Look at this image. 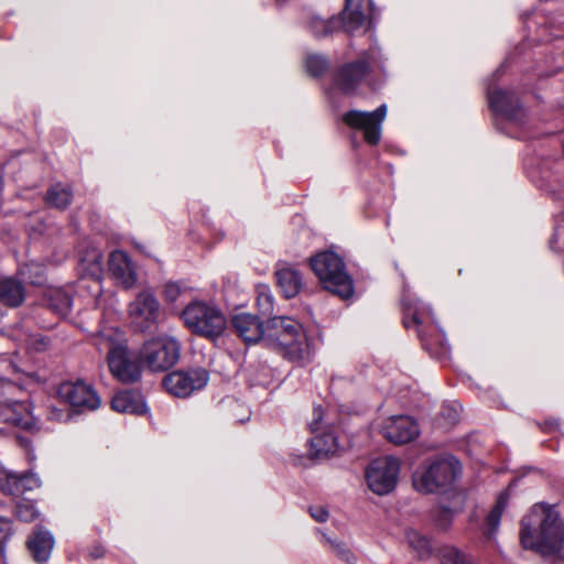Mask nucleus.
I'll list each match as a JSON object with an SVG mask.
<instances>
[{
    "label": "nucleus",
    "mask_w": 564,
    "mask_h": 564,
    "mask_svg": "<svg viewBox=\"0 0 564 564\" xmlns=\"http://www.w3.org/2000/svg\"><path fill=\"white\" fill-rule=\"evenodd\" d=\"M327 68V61L324 56L313 54L306 58V69L313 76H319Z\"/></svg>",
    "instance_id": "obj_37"
},
{
    "label": "nucleus",
    "mask_w": 564,
    "mask_h": 564,
    "mask_svg": "<svg viewBox=\"0 0 564 564\" xmlns=\"http://www.w3.org/2000/svg\"><path fill=\"white\" fill-rule=\"evenodd\" d=\"M0 417L3 422L11 423L23 429H31L32 416L25 404L20 402L8 403L2 406Z\"/></svg>",
    "instance_id": "obj_24"
},
{
    "label": "nucleus",
    "mask_w": 564,
    "mask_h": 564,
    "mask_svg": "<svg viewBox=\"0 0 564 564\" xmlns=\"http://www.w3.org/2000/svg\"><path fill=\"white\" fill-rule=\"evenodd\" d=\"M128 315L131 326L135 332H152L159 324L162 307L151 289H143L138 292L129 303Z\"/></svg>",
    "instance_id": "obj_9"
},
{
    "label": "nucleus",
    "mask_w": 564,
    "mask_h": 564,
    "mask_svg": "<svg viewBox=\"0 0 564 564\" xmlns=\"http://www.w3.org/2000/svg\"><path fill=\"white\" fill-rule=\"evenodd\" d=\"M181 295V288L177 283L170 282L164 288V296L167 302H175Z\"/></svg>",
    "instance_id": "obj_40"
},
{
    "label": "nucleus",
    "mask_w": 564,
    "mask_h": 564,
    "mask_svg": "<svg viewBox=\"0 0 564 564\" xmlns=\"http://www.w3.org/2000/svg\"><path fill=\"white\" fill-rule=\"evenodd\" d=\"M442 564H473L470 560L454 546H444L440 551Z\"/></svg>",
    "instance_id": "obj_34"
},
{
    "label": "nucleus",
    "mask_w": 564,
    "mask_h": 564,
    "mask_svg": "<svg viewBox=\"0 0 564 564\" xmlns=\"http://www.w3.org/2000/svg\"><path fill=\"white\" fill-rule=\"evenodd\" d=\"M490 108L497 115L512 123H522L525 112L511 91L502 89H488Z\"/></svg>",
    "instance_id": "obj_17"
},
{
    "label": "nucleus",
    "mask_w": 564,
    "mask_h": 564,
    "mask_svg": "<svg viewBox=\"0 0 564 564\" xmlns=\"http://www.w3.org/2000/svg\"><path fill=\"white\" fill-rule=\"evenodd\" d=\"M54 545V539L48 531H35L29 541V549L37 562L48 560Z\"/></svg>",
    "instance_id": "obj_25"
},
{
    "label": "nucleus",
    "mask_w": 564,
    "mask_h": 564,
    "mask_svg": "<svg viewBox=\"0 0 564 564\" xmlns=\"http://www.w3.org/2000/svg\"><path fill=\"white\" fill-rule=\"evenodd\" d=\"M257 306L259 308V312L264 315L270 314L272 312L273 300L272 295L267 289L259 290L257 297Z\"/></svg>",
    "instance_id": "obj_38"
},
{
    "label": "nucleus",
    "mask_w": 564,
    "mask_h": 564,
    "mask_svg": "<svg viewBox=\"0 0 564 564\" xmlns=\"http://www.w3.org/2000/svg\"><path fill=\"white\" fill-rule=\"evenodd\" d=\"M28 349L34 351H44L50 346V341L41 334H29L21 338Z\"/></svg>",
    "instance_id": "obj_36"
},
{
    "label": "nucleus",
    "mask_w": 564,
    "mask_h": 564,
    "mask_svg": "<svg viewBox=\"0 0 564 564\" xmlns=\"http://www.w3.org/2000/svg\"><path fill=\"white\" fill-rule=\"evenodd\" d=\"M13 527L10 519L0 516V551H2L7 542L13 535Z\"/></svg>",
    "instance_id": "obj_39"
},
{
    "label": "nucleus",
    "mask_w": 564,
    "mask_h": 564,
    "mask_svg": "<svg viewBox=\"0 0 564 564\" xmlns=\"http://www.w3.org/2000/svg\"><path fill=\"white\" fill-rule=\"evenodd\" d=\"M15 516L21 521L31 522L39 517V512L33 502L23 500L17 505Z\"/></svg>",
    "instance_id": "obj_35"
},
{
    "label": "nucleus",
    "mask_w": 564,
    "mask_h": 564,
    "mask_svg": "<svg viewBox=\"0 0 564 564\" xmlns=\"http://www.w3.org/2000/svg\"><path fill=\"white\" fill-rule=\"evenodd\" d=\"M73 198L70 188L61 183L52 185L46 194V203L56 208H66Z\"/></svg>",
    "instance_id": "obj_29"
},
{
    "label": "nucleus",
    "mask_w": 564,
    "mask_h": 564,
    "mask_svg": "<svg viewBox=\"0 0 564 564\" xmlns=\"http://www.w3.org/2000/svg\"><path fill=\"white\" fill-rule=\"evenodd\" d=\"M180 351L178 340L164 335L145 341L140 349L139 358L151 371H166L178 361Z\"/></svg>",
    "instance_id": "obj_8"
},
{
    "label": "nucleus",
    "mask_w": 564,
    "mask_h": 564,
    "mask_svg": "<svg viewBox=\"0 0 564 564\" xmlns=\"http://www.w3.org/2000/svg\"><path fill=\"white\" fill-rule=\"evenodd\" d=\"M276 282L285 297L295 296L302 289V276L297 270L291 267H282L275 272Z\"/></svg>",
    "instance_id": "obj_23"
},
{
    "label": "nucleus",
    "mask_w": 564,
    "mask_h": 564,
    "mask_svg": "<svg viewBox=\"0 0 564 564\" xmlns=\"http://www.w3.org/2000/svg\"><path fill=\"white\" fill-rule=\"evenodd\" d=\"M59 397L79 411H93L99 408L101 400L94 388L82 381L64 382L58 389Z\"/></svg>",
    "instance_id": "obj_15"
},
{
    "label": "nucleus",
    "mask_w": 564,
    "mask_h": 564,
    "mask_svg": "<svg viewBox=\"0 0 564 564\" xmlns=\"http://www.w3.org/2000/svg\"><path fill=\"white\" fill-rule=\"evenodd\" d=\"M208 379L209 375L204 369L174 371L163 379V386L172 395L187 398L195 391L203 389Z\"/></svg>",
    "instance_id": "obj_14"
},
{
    "label": "nucleus",
    "mask_w": 564,
    "mask_h": 564,
    "mask_svg": "<svg viewBox=\"0 0 564 564\" xmlns=\"http://www.w3.org/2000/svg\"><path fill=\"white\" fill-rule=\"evenodd\" d=\"M322 535V542L324 545L328 546L343 562H346L347 564H354L356 563V555L351 552V550L344 543L343 541L338 539H334L328 536L325 532L319 531Z\"/></svg>",
    "instance_id": "obj_30"
},
{
    "label": "nucleus",
    "mask_w": 564,
    "mask_h": 564,
    "mask_svg": "<svg viewBox=\"0 0 564 564\" xmlns=\"http://www.w3.org/2000/svg\"><path fill=\"white\" fill-rule=\"evenodd\" d=\"M310 513L312 518L317 522H325L327 521L329 513L327 509L323 506H314L310 508Z\"/></svg>",
    "instance_id": "obj_41"
},
{
    "label": "nucleus",
    "mask_w": 564,
    "mask_h": 564,
    "mask_svg": "<svg viewBox=\"0 0 564 564\" xmlns=\"http://www.w3.org/2000/svg\"><path fill=\"white\" fill-rule=\"evenodd\" d=\"M41 486V481L35 474H9L0 480V490L6 495L21 496L26 491Z\"/></svg>",
    "instance_id": "obj_21"
},
{
    "label": "nucleus",
    "mask_w": 564,
    "mask_h": 564,
    "mask_svg": "<svg viewBox=\"0 0 564 564\" xmlns=\"http://www.w3.org/2000/svg\"><path fill=\"white\" fill-rule=\"evenodd\" d=\"M185 326L195 335L216 339L227 326L224 313L213 304L202 301L189 303L182 312Z\"/></svg>",
    "instance_id": "obj_5"
},
{
    "label": "nucleus",
    "mask_w": 564,
    "mask_h": 564,
    "mask_svg": "<svg viewBox=\"0 0 564 564\" xmlns=\"http://www.w3.org/2000/svg\"><path fill=\"white\" fill-rule=\"evenodd\" d=\"M459 473L460 464L454 456H440L413 474V487L419 492L432 494L449 486Z\"/></svg>",
    "instance_id": "obj_6"
},
{
    "label": "nucleus",
    "mask_w": 564,
    "mask_h": 564,
    "mask_svg": "<svg viewBox=\"0 0 564 564\" xmlns=\"http://www.w3.org/2000/svg\"><path fill=\"white\" fill-rule=\"evenodd\" d=\"M399 471L400 462L395 457L378 458L366 470L367 485L376 495H387L395 488Z\"/></svg>",
    "instance_id": "obj_10"
},
{
    "label": "nucleus",
    "mask_w": 564,
    "mask_h": 564,
    "mask_svg": "<svg viewBox=\"0 0 564 564\" xmlns=\"http://www.w3.org/2000/svg\"><path fill=\"white\" fill-rule=\"evenodd\" d=\"M45 301L47 306L61 316L69 313L72 307L70 294L61 288H50L45 292Z\"/></svg>",
    "instance_id": "obj_26"
},
{
    "label": "nucleus",
    "mask_w": 564,
    "mask_h": 564,
    "mask_svg": "<svg viewBox=\"0 0 564 564\" xmlns=\"http://www.w3.org/2000/svg\"><path fill=\"white\" fill-rule=\"evenodd\" d=\"M111 408L119 413L143 414L147 405L143 395L137 391L124 390L116 393L111 401Z\"/></svg>",
    "instance_id": "obj_22"
},
{
    "label": "nucleus",
    "mask_w": 564,
    "mask_h": 564,
    "mask_svg": "<svg viewBox=\"0 0 564 564\" xmlns=\"http://www.w3.org/2000/svg\"><path fill=\"white\" fill-rule=\"evenodd\" d=\"M19 273L24 281L33 285H42L45 281V268L37 262L24 264L20 268Z\"/></svg>",
    "instance_id": "obj_32"
},
{
    "label": "nucleus",
    "mask_w": 564,
    "mask_h": 564,
    "mask_svg": "<svg viewBox=\"0 0 564 564\" xmlns=\"http://www.w3.org/2000/svg\"><path fill=\"white\" fill-rule=\"evenodd\" d=\"M372 7L371 0H346L341 17H333L327 20L319 17H313L310 28L317 37L332 34L336 30L344 28L346 32L352 33L359 29L365 20L364 7Z\"/></svg>",
    "instance_id": "obj_7"
},
{
    "label": "nucleus",
    "mask_w": 564,
    "mask_h": 564,
    "mask_svg": "<svg viewBox=\"0 0 564 564\" xmlns=\"http://www.w3.org/2000/svg\"><path fill=\"white\" fill-rule=\"evenodd\" d=\"M387 116V106L383 104L373 111L350 110L343 116L348 127L360 130L369 144H377L381 139V126Z\"/></svg>",
    "instance_id": "obj_11"
},
{
    "label": "nucleus",
    "mask_w": 564,
    "mask_h": 564,
    "mask_svg": "<svg viewBox=\"0 0 564 564\" xmlns=\"http://www.w3.org/2000/svg\"><path fill=\"white\" fill-rule=\"evenodd\" d=\"M68 415L64 413V411L62 410H58V409H52V411L50 412V419L51 420H56V421H63L67 417Z\"/></svg>",
    "instance_id": "obj_43"
},
{
    "label": "nucleus",
    "mask_w": 564,
    "mask_h": 564,
    "mask_svg": "<svg viewBox=\"0 0 564 564\" xmlns=\"http://www.w3.org/2000/svg\"><path fill=\"white\" fill-rule=\"evenodd\" d=\"M263 343L293 361H304L311 356L302 325L289 316H275L267 322Z\"/></svg>",
    "instance_id": "obj_2"
},
{
    "label": "nucleus",
    "mask_w": 564,
    "mask_h": 564,
    "mask_svg": "<svg viewBox=\"0 0 564 564\" xmlns=\"http://www.w3.org/2000/svg\"><path fill=\"white\" fill-rule=\"evenodd\" d=\"M403 306L405 308L404 315V326L406 328H415L417 336L423 341L424 345H429L424 332L422 329V325L427 322V319H433V313L431 307L421 304L417 300H403Z\"/></svg>",
    "instance_id": "obj_19"
},
{
    "label": "nucleus",
    "mask_w": 564,
    "mask_h": 564,
    "mask_svg": "<svg viewBox=\"0 0 564 564\" xmlns=\"http://www.w3.org/2000/svg\"><path fill=\"white\" fill-rule=\"evenodd\" d=\"M308 429L314 435L311 443V455L315 458H324L335 455L339 451L337 436L330 425H323V412L321 408H315L313 419L308 423Z\"/></svg>",
    "instance_id": "obj_12"
},
{
    "label": "nucleus",
    "mask_w": 564,
    "mask_h": 564,
    "mask_svg": "<svg viewBox=\"0 0 564 564\" xmlns=\"http://www.w3.org/2000/svg\"><path fill=\"white\" fill-rule=\"evenodd\" d=\"M24 300V289L19 281L3 279L0 281V301L9 306H19Z\"/></svg>",
    "instance_id": "obj_27"
},
{
    "label": "nucleus",
    "mask_w": 564,
    "mask_h": 564,
    "mask_svg": "<svg viewBox=\"0 0 564 564\" xmlns=\"http://www.w3.org/2000/svg\"><path fill=\"white\" fill-rule=\"evenodd\" d=\"M410 547L420 558L429 557L432 553V545L426 536L421 535L416 530L409 529L405 533Z\"/></svg>",
    "instance_id": "obj_31"
},
{
    "label": "nucleus",
    "mask_w": 564,
    "mask_h": 564,
    "mask_svg": "<svg viewBox=\"0 0 564 564\" xmlns=\"http://www.w3.org/2000/svg\"><path fill=\"white\" fill-rule=\"evenodd\" d=\"M554 564H564V562H556V563H554Z\"/></svg>",
    "instance_id": "obj_46"
},
{
    "label": "nucleus",
    "mask_w": 564,
    "mask_h": 564,
    "mask_svg": "<svg viewBox=\"0 0 564 564\" xmlns=\"http://www.w3.org/2000/svg\"><path fill=\"white\" fill-rule=\"evenodd\" d=\"M311 267L324 289L348 299L354 293L351 276L346 272L343 259L333 251H323L311 258Z\"/></svg>",
    "instance_id": "obj_4"
},
{
    "label": "nucleus",
    "mask_w": 564,
    "mask_h": 564,
    "mask_svg": "<svg viewBox=\"0 0 564 564\" xmlns=\"http://www.w3.org/2000/svg\"><path fill=\"white\" fill-rule=\"evenodd\" d=\"M108 270L117 284L131 289L137 283L135 267L130 257L121 250L112 251L108 259Z\"/></svg>",
    "instance_id": "obj_18"
},
{
    "label": "nucleus",
    "mask_w": 564,
    "mask_h": 564,
    "mask_svg": "<svg viewBox=\"0 0 564 564\" xmlns=\"http://www.w3.org/2000/svg\"><path fill=\"white\" fill-rule=\"evenodd\" d=\"M521 544L544 556L556 555L564 544L563 523L558 513L541 505L534 506L522 519Z\"/></svg>",
    "instance_id": "obj_1"
},
{
    "label": "nucleus",
    "mask_w": 564,
    "mask_h": 564,
    "mask_svg": "<svg viewBox=\"0 0 564 564\" xmlns=\"http://www.w3.org/2000/svg\"><path fill=\"white\" fill-rule=\"evenodd\" d=\"M99 350H107V361L113 377L122 383H133L141 378V366L133 358L121 334L116 330L102 332L96 338Z\"/></svg>",
    "instance_id": "obj_3"
},
{
    "label": "nucleus",
    "mask_w": 564,
    "mask_h": 564,
    "mask_svg": "<svg viewBox=\"0 0 564 564\" xmlns=\"http://www.w3.org/2000/svg\"><path fill=\"white\" fill-rule=\"evenodd\" d=\"M236 333L248 344L264 339L265 325L249 313H238L232 317Z\"/></svg>",
    "instance_id": "obj_20"
},
{
    "label": "nucleus",
    "mask_w": 564,
    "mask_h": 564,
    "mask_svg": "<svg viewBox=\"0 0 564 564\" xmlns=\"http://www.w3.org/2000/svg\"><path fill=\"white\" fill-rule=\"evenodd\" d=\"M82 263L85 269L95 278L102 273V253L97 248H91L83 258Z\"/></svg>",
    "instance_id": "obj_33"
},
{
    "label": "nucleus",
    "mask_w": 564,
    "mask_h": 564,
    "mask_svg": "<svg viewBox=\"0 0 564 564\" xmlns=\"http://www.w3.org/2000/svg\"><path fill=\"white\" fill-rule=\"evenodd\" d=\"M95 283H96V285H97V286H99V282H98V281H96ZM99 289H100V288H98V290H99Z\"/></svg>",
    "instance_id": "obj_45"
},
{
    "label": "nucleus",
    "mask_w": 564,
    "mask_h": 564,
    "mask_svg": "<svg viewBox=\"0 0 564 564\" xmlns=\"http://www.w3.org/2000/svg\"><path fill=\"white\" fill-rule=\"evenodd\" d=\"M438 512L441 516V519L437 520L438 525L445 529L451 523L453 514L449 509H441Z\"/></svg>",
    "instance_id": "obj_42"
},
{
    "label": "nucleus",
    "mask_w": 564,
    "mask_h": 564,
    "mask_svg": "<svg viewBox=\"0 0 564 564\" xmlns=\"http://www.w3.org/2000/svg\"><path fill=\"white\" fill-rule=\"evenodd\" d=\"M380 433L389 442L402 445L414 441L420 434V429L411 416L395 415L382 423Z\"/></svg>",
    "instance_id": "obj_16"
},
{
    "label": "nucleus",
    "mask_w": 564,
    "mask_h": 564,
    "mask_svg": "<svg viewBox=\"0 0 564 564\" xmlns=\"http://www.w3.org/2000/svg\"><path fill=\"white\" fill-rule=\"evenodd\" d=\"M0 564H6L3 556H0Z\"/></svg>",
    "instance_id": "obj_44"
},
{
    "label": "nucleus",
    "mask_w": 564,
    "mask_h": 564,
    "mask_svg": "<svg viewBox=\"0 0 564 564\" xmlns=\"http://www.w3.org/2000/svg\"><path fill=\"white\" fill-rule=\"evenodd\" d=\"M380 53L371 48L362 58L344 65L338 72L335 83L344 94L352 93L369 73L371 65H379Z\"/></svg>",
    "instance_id": "obj_13"
},
{
    "label": "nucleus",
    "mask_w": 564,
    "mask_h": 564,
    "mask_svg": "<svg viewBox=\"0 0 564 564\" xmlns=\"http://www.w3.org/2000/svg\"><path fill=\"white\" fill-rule=\"evenodd\" d=\"M507 502H508V495L501 494L499 496L495 507L491 509V511L487 516L486 529H485V534H486L487 539L491 540L495 536V534L500 525L501 516L503 513V510L507 507Z\"/></svg>",
    "instance_id": "obj_28"
}]
</instances>
